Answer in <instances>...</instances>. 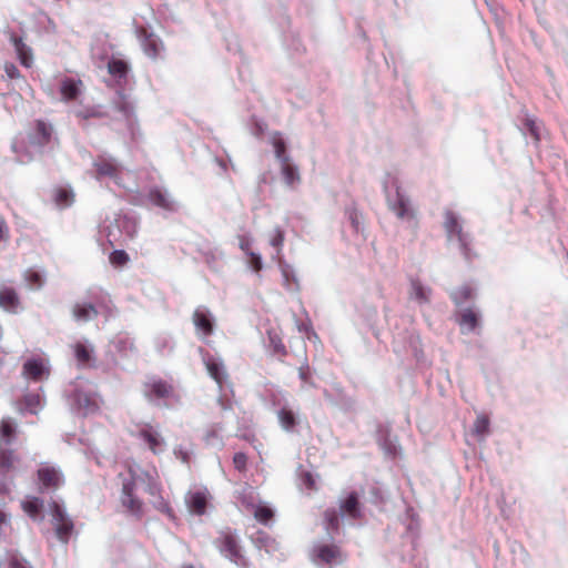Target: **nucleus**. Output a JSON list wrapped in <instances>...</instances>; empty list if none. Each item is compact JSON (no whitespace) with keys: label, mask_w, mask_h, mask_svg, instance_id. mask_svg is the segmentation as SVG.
<instances>
[{"label":"nucleus","mask_w":568,"mask_h":568,"mask_svg":"<svg viewBox=\"0 0 568 568\" xmlns=\"http://www.w3.org/2000/svg\"><path fill=\"white\" fill-rule=\"evenodd\" d=\"M139 470L136 465L126 462L124 470L118 474V480L120 483L119 501L121 507L125 514L140 520L145 515V503L139 496V483L146 485V480L143 475L144 470Z\"/></svg>","instance_id":"nucleus-1"},{"label":"nucleus","mask_w":568,"mask_h":568,"mask_svg":"<svg viewBox=\"0 0 568 568\" xmlns=\"http://www.w3.org/2000/svg\"><path fill=\"white\" fill-rule=\"evenodd\" d=\"M214 545L224 557L235 565L243 568L248 566L240 537L235 530L229 527L221 529Z\"/></svg>","instance_id":"nucleus-2"},{"label":"nucleus","mask_w":568,"mask_h":568,"mask_svg":"<svg viewBox=\"0 0 568 568\" xmlns=\"http://www.w3.org/2000/svg\"><path fill=\"white\" fill-rule=\"evenodd\" d=\"M146 480L145 491L152 497V506L171 519L175 518L174 510L170 501L163 496V486L156 470L154 473L143 471Z\"/></svg>","instance_id":"nucleus-3"},{"label":"nucleus","mask_w":568,"mask_h":568,"mask_svg":"<svg viewBox=\"0 0 568 568\" xmlns=\"http://www.w3.org/2000/svg\"><path fill=\"white\" fill-rule=\"evenodd\" d=\"M20 458L11 448L0 446V495L9 494Z\"/></svg>","instance_id":"nucleus-4"},{"label":"nucleus","mask_w":568,"mask_h":568,"mask_svg":"<svg viewBox=\"0 0 568 568\" xmlns=\"http://www.w3.org/2000/svg\"><path fill=\"white\" fill-rule=\"evenodd\" d=\"M444 229L449 240L456 239L459 243L460 250L466 260L471 258L470 243L471 239L467 232L464 231L460 221L453 211L445 213Z\"/></svg>","instance_id":"nucleus-5"},{"label":"nucleus","mask_w":568,"mask_h":568,"mask_svg":"<svg viewBox=\"0 0 568 568\" xmlns=\"http://www.w3.org/2000/svg\"><path fill=\"white\" fill-rule=\"evenodd\" d=\"M49 509L52 517L51 523L58 539L61 542L67 544L74 529L72 519L67 515L62 506L59 505L55 500H52L49 504Z\"/></svg>","instance_id":"nucleus-6"},{"label":"nucleus","mask_w":568,"mask_h":568,"mask_svg":"<svg viewBox=\"0 0 568 568\" xmlns=\"http://www.w3.org/2000/svg\"><path fill=\"white\" fill-rule=\"evenodd\" d=\"M143 395L149 402L164 400L178 397L172 383L161 377H150L143 384Z\"/></svg>","instance_id":"nucleus-7"},{"label":"nucleus","mask_w":568,"mask_h":568,"mask_svg":"<svg viewBox=\"0 0 568 568\" xmlns=\"http://www.w3.org/2000/svg\"><path fill=\"white\" fill-rule=\"evenodd\" d=\"M397 200L393 205V211L395 212L398 220L407 225L408 229L415 233L418 227V219H417V210L414 206L412 200L404 195L399 189L396 190Z\"/></svg>","instance_id":"nucleus-8"},{"label":"nucleus","mask_w":568,"mask_h":568,"mask_svg":"<svg viewBox=\"0 0 568 568\" xmlns=\"http://www.w3.org/2000/svg\"><path fill=\"white\" fill-rule=\"evenodd\" d=\"M38 480L41 485V490H57L63 483V475L61 471L48 464L41 465L37 470Z\"/></svg>","instance_id":"nucleus-9"},{"label":"nucleus","mask_w":568,"mask_h":568,"mask_svg":"<svg viewBox=\"0 0 568 568\" xmlns=\"http://www.w3.org/2000/svg\"><path fill=\"white\" fill-rule=\"evenodd\" d=\"M136 437L143 440L148 448L154 454L159 455L164 450L165 442L160 432L152 425L144 424L136 432Z\"/></svg>","instance_id":"nucleus-10"},{"label":"nucleus","mask_w":568,"mask_h":568,"mask_svg":"<svg viewBox=\"0 0 568 568\" xmlns=\"http://www.w3.org/2000/svg\"><path fill=\"white\" fill-rule=\"evenodd\" d=\"M192 322L200 337L206 338L213 334L214 318L206 307H196L192 314Z\"/></svg>","instance_id":"nucleus-11"},{"label":"nucleus","mask_w":568,"mask_h":568,"mask_svg":"<svg viewBox=\"0 0 568 568\" xmlns=\"http://www.w3.org/2000/svg\"><path fill=\"white\" fill-rule=\"evenodd\" d=\"M210 500V493L206 488L190 490L185 495V504L191 514L203 516Z\"/></svg>","instance_id":"nucleus-12"},{"label":"nucleus","mask_w":568,"mask_h":568,"mask_svg":"<svg viewBox=\"0 0 568 568\" xmlns=\"http://www.w3.org/2000/svg\"><path fill=\"white\" fill-rule=\"evenodd\" d=\"M20 297L13 287L0 286V307L10 313H17Z\"/></svg>","instance_id":"nucleus-13"},{"label":"nucleus","mask_w":568,"mask_h":568,"mask_svg":"<svg viewBox=\"0 0 568 568\" xmlns=\"http://www.w3.org/2000/svg\"><path fill=\"white\" fill-rule=\"evenodd\" d=\"M18 434V425L16 420L6 416L0 420V444L1 446H9L13 443Z\"/></svg>","instance_id":"nucleus-14"},{"label":"nucleus","mask_w":568,"mask_h":568,"mask_svg":"<svg viewBox=\"0 0 568 568\" xmlns=\"http://www.w3.org/2000/svg\"><path fill=\"white\" fill-rule=\"evenodd\" d=\"M83 83L80 79L65 78L61 81L60 93L63 101L69 102L77 100L81 94Z\"/></svg>","instance_id":"nucleus-15"},{"label":"nucleus","mask_w":568,"mask_h":568,"mask_svg":"<svg viewBox=\"0 0 568 568\" xmlns=\"http://www.w3.org/2000/svg\"><path fill=\"white\" fill-rule=\"evenodd\" d=\"M339 510L342 515L347 516L351 519L362 518L358 495L354 491L351 493L344 500L341 501Z\"/></svg>","instance_id":"nucleus-16"},{"label":"nucleus","mask_w":568,"mask_h":568,"mask_svg":"<svg viewBox=\"0 0 568 568\" xmlns=\"http://www.w3.org/2000/svg\"><path fill=\"white\" fill-rule=\"evenodd\" d=\"M457 323L462 333L474 332L479 326V314L474 308H465L458 314Z\"/></svg>","instance_id":"nucleus-17"},{"label":"nucleus","mask_w":568,"mask_h":568,"mask_svg":"<svg viewBox=\"0 0 568 568\" xmlns=\"http://www.w3.org/2000/svg\"><path fill=\"white\" fill-rule=\"evenodd\" d=\"M93 165L100 176L113 178L119 173V165L112 158L100 155L94 160Z\"/></svg>","instance_id":"nucleus-18"},{"label":"nucleus","mask_w":568,"mask_h":568,"mask_svg":"<svg viewBox=\"0 0 568 568\" xmlns=\"http://www.w3.org/2000/svg\"><path fill=\"white\" fill-rule=\"evenodd\" d=\"M317 559L322 562L332 565L341 560L342 554L335 545H321L315 548Z\"/></svg>","instance_id":"nucleus-19"},{"label":"nucleus","mask_w":568,"mask_h":568,"mask_svg":"<svg viewBox=\"0 0 568 568\" xmlns=\"http://www.w3.org/2000/svg\"><path fill=\"white\" fill-rule=\"evenodd\" d=\"M72 315L78 322H88L97 318L99 312L91 303H77L72 307Z\"/></svg>","instance_id":"nucleus-20"},{"label":"nucleus","mask_w":568,"mask_h":568,"mask_svg":"<svg viewBox=\"0 0 568 568\" xmlns=\"http://www.w3.org/2000/svg\"><path fill=\"white\" fill-rule=\"evenodd\" d=\"M36 133L33 136V142L39 146L47 145L52 138L53 128L51 124L47 123L43 120H37L34 122Z\"/></svg>","instance_id":"nucleus-21"},{"label":"nucleus","mask_w":568,"mask_h":568,"mask_svg":"<svg viewBox=\"0 0 568 568\" xmlns=\"http://www.w3.org/2000/svg\"><path fill=\"white\" fill-rule=\"evenodd\" d=\"M22 374L33 381H40L48 372L41 359H29L23 364Z\"/></svg>","instance_id":"nucleus-22"},{"label":"nucleus","mask_w":568,"mask_h":568,"mask_svg":"<svg viewBox=\"0 0 568 568\" xmlns=\"http://www.w3.org/2000/svg\"><path fill=\"white\" fill-rule=\"evenodd\" d=\"M432 290L424 286L420 281L412 280L409 296L415 300L418 304H427L430 301Z\"/></svg>","instance_id":"nucleus-23"},{"label":"nucleus","mask_w":568,"mask_h":568,"mask_svg":"<svg viewBox=\"0 0 568 568\" xmlns=\"http://www.w3.org/2000/svg\"><path fill=\"white\" fill-rule=\"evenodd\" d=\"M21 407L19 410L21 413L28 412L30 414L37 415L42 408V402L39 394L30 393L26 394L20 400Z\"/></svg>","instance_id":"nucleus-24"},{"label":"nucleus","mask_w":568,"mask_h":568,"mask_svg":"<svg viewBox=\"0 0 568 568\" xmlns=\"http://www.w3.org/2000/svg\"><path fill=\"white\" fill-rule=\"evenodd\" d=\"M11 41L14 45L17 54L22 65L30 68L32 65V52L31 49L22 41L21 38L16 36L11 37Z\"/></svg>","instance_id":"nucleus-25"},{"label":"nucleus","mask_w":568,"mask_h":568,"mask_svg":"<svg viewBox=\"0 0 568 568\" xmlns=\"http://www.w3.org/2000/svg\"><path fill=\"white\" fill-rule=\"evenodd\" d=\"M142 47L145 54L152 59L158 58L163 48L162 42L156 37L148 34L145 31L142 40Z\"/></svg>","instance_id":"nucleus-26"},{"label":"nucleus","mask_w":568,"mask_h":568,"mask_svg":"<svg viewBox=\"0 0 568 568\" xmlns=\"http://www.w3.org/2000/svg\"><path fill=\"white\" fill-rule=\"evenodd\" d=\"M205 366L209 375L222 387L226 377L223 365L214 358H207L205 359Z\"/></svg>","instance_id":"nucleus-27"},{"label":"nucleus","mask_w":568,"mask_h":568,"mask_svg":"<svg viewBox=\"0 0 568 568\" xmlns=\"http://www.w3.org/2000/svg\"><path fill=\"white\" fill-rule=\"evenodd\" d=\"M281 171L284 178V181L287 185L292 186L295 183L300 182V173L295 165H293L288 160H284L281 162Z\"/></svg>","instance_id":"nucleus-28"},{"label":"nucleus","mask_w":568,"mask_h":568,"mask_svg":"<svg viewBox=\"0 0 568 568\" xmlns=\"http://www.w3.org/2000/svg\"><path fill=\"white\" fill-rule=\"evenodd\" d=\"M149 200L156 206L164 210H173V202L169 199L166 193L160 189H152L149 192Z\"/></svg>","instance_id":"nucleus-29"},{"label":"nucleus","mask_w":568,"mask_h":568,"mask_svg":"<svg viewBox=\"0 0 568 568\" xmlns=\"http://www.w3.org/2000/svg\"><path fill=\"white\" fill-rule=\"evenodd\" d=\"M473 297L474 290L469 285H462L450 293V298L457 306L470 301Z\"/></svg>","instance_id":"nucleus-30"},{"label":"nucleus","mask_w":568,"mask_h":568,"mask_svg":"<svg viewBox=\"0 0 568 568\" xmlns=\"http://www.w3.org/2000/svg\"><path fill=\"white\" fill-rule=\"evenodd\" d=\"M43 503L38 497H31L21 503L23 511L31 518H37L42 509Z\"/></svg>","instance_id":"nucleus-31"},{"label":"nucleus","mask_w":568,"mask_h":568,"mask_svg":"<svg viewBox=\"0 0 568 568\" xmlns=\"http://www.w3.org/2000/svg\"><path fill=\"white\" fill-rule=\"evenodd\" d=\"M108 71L112 77L123 79L128 74L129 65L123 60L112 59L108 62Z\"/></svg>","instance_id":"nucleus-32"},{"label":"nucleus","mask_w":568,"mask_h":568,"mask_svg":"<svg viewBox=\"0 0 568 568\" xmlns=\"http://www.w3.org/2000/svg\"><path fill=\"white\" fill-rule=\"evenodd\" d=\"M277 417H278V420H280V424L281 426L287 430V432H291L294 429V427L296 426L297 424V420H296V417H295V414L293 413V410L288 409V408H281L277 413Z\"/></svg>","instance_id":"nucleus-33"},{"label":"nucleus","mask_w":568,"mask_h":568,"mask_svg":"<svg viewBox=\"0 0 568 568\" xmlns=\"http://www.w3.org/2000/svg\"><path fill=\"white\" fill-rule=\"evenodd\" d=\"M74 201V194L65 187H57L54 190V202L60 207L69 206Z\"/></svg>","instance_id":"nucleus-34"},{"label":"nucleus","mask_w":568,"mask_h":568,"mask_svg":"<svg viewBox=\"0 0 568 568\" xmlns=\"http://www.w3.org/2000/svg\"><path fill=\"white\" fill-rule=\"evenodd\" d=\"M73 352L77 361L84 365L88 364L92 358L93 349L81 342H77L73 346Z\"/></svg>","instance_id":"nucleus-35"},{"label":"nucleus","mask_w":568,"mask_h":568,"mask_svg":"<svg viewBox=\"0 0 568 568\" xmlns=\"http://www.w3.org/2000/svg\"><path fill=\"white\" fill-rule=\"evenodd\" d=\"M489 425L488 416L484 414L478 415L473 426V434L484 438L489 433Z\"/></svg>","instance_id":"nucleus-36"},{"label":"nucleus","mask_w":568,"mask_h":568,"mask_svg":"<svg viewBox=\"0 0 568 568\" xmlns=\"http://www.w3.org/2000/svg\"><path fill=\"white\" fill-rule=\"evenodd\" d=\"M23 277L31 288L39 290L44 283L42 275L32 268L27 270L23 274Z\"/></svg>","instance_id":"nucleus-37"},{"label":"nucleus","mask_w":568,"mask_h":568,"mask_svg":"<svg viewBox=\"0 0 568 568\" xmlns=\"http://www.w3.org/2000/svg\"><path fill=\"white\" fill-rule=\"evenodd\" d=\"M253 514H254V518L258 523L264 524V525H266L274 517V511L270 507L264 506V505H257L254 508Z\"/></svg>","instance_id":"nucleus-38"},{"label":"nucleus","mask_w":568,"mask_h":568,"mask_svg":"<svg viewBox=\"0 0 568 568\" xmlns=\"http://www.w3.org/2000/svg\"><path fill=\"white\" fill-rule=\"evenodd\" d=\"M273 146H274L275 155L281 162L290 159L286 155V145L282 138L274 136L273 138Z\"/></svg>","instance_id":"nucleus-39"},{"label":"nucleus","mask_w":568,"mask_h":568,"mask_svg":"<svg viewBox=\"0 0 568 568\" xmlns=\"http://www.w3.org/2000/svg\"><path fill=\"white\" fill-rule=\"evenodd\" d=\"M110 263L114 266H123L129 262V255L123 250H115L110 254Z\"/></svg>","instance_id":"nucleus-40"},{"label":"nucleus","mask_w":568,"mask_h":568,"mask_svg":"<svg viewBox=\"0 0 568 568\" xmlns=\"http://www.w3.org/2000/svg\"><path fill=\"white\" fill-rule=\"evenodd\" d=\"M346 214H347V217L354 229L355 232H359L361 231V219H362V214L358 212V210L356 207H349L347 209L346 211Z\"/></svg>","instance_id":"nucleus-41"},{"label":"nucleus","mask_w":568,"mask_h":568,"mask_svg":"<svg viewBox=\"0 0 568 568\" xmlns=\"http://www.w3.org/2000/svg\"><path fill=\"white\" fill-rule=\"evenodd\" d=\"M325 519L327 521V528L331 530H337L339 525L338 515L335 509H327L325 511Z\"/></svg>","instance_id":"nucleus-42"},{"label":"nucleus","mask_w":568,"mask_h":568,"mask_svg":"<svg viewBox=\"0 0 568 568\" xmlns=\"http://www.w3.org/2000/svg\"><path fill=\"white\" fill-rule=\"evenodd\" d=\"M77 400L80 406L85 408V412H93L98 408V405L88 395L77 394Z\"/></svg>","instance_id":"nucleus-43"},{"label":"nucleus","mask_w":568,"mask_h":568,"mask_svg":"<svg viewBox=\"0 0 568 568\" xmlns=\"http://www.w3.org/2000/svg\"><path fill=\"white\" fill-rule=\"evenodd\" d=\"M233 464H234V467H235L239 471H244V470H246V466H247V456H246L244 453H236V454L233 456Z\"/></svg>","instance_id":"nucleus-44"},{"label":"nucleus","mask_w":568,"mask_h":568,"mask_svg":"<svg viewBox=\"0 0 568 568\" xmlns=\"http://www.w3.org/2000/svg\"><path fill=\"white\" fill-rule=\"evenodd\" d=\"M282 275L284 278V285L290 290L292 283H296V278L287 265L282 266Z\"/></svg>","instance_id":"nucleus-45"},{"label":"nucleus","mask_w":568,"mask_h":568,"mask_svg":"<svg viewBox=\"0 0 568 568\" xmlns=\"http://www.w3.org/2000/svg\"><path fill=\"white\" fill-rule=\"evenodd\" d=\"M174 456L180 459L184 464H189L191 460V454L187 449L182 446H176L174 448Z\"/></svg>","instance_id":"nucleus-46"},{"label":"nucleus","mask_w":568,"mask_h":568,"mask_svg":"<svg viewBox=\"0 0 568 568\" xmlns=\"http://www.w3.org/2000/svg\"><path fill=\"white\" fill-rule=\"evenodd\" d=\"M250 265L254 272H260L263 268L262 258L258 254L250 252Z\"/></svg>","instance_id":"nucleus-47"},{"label":"nucleus","mask_w":568,"mask_h":568,"mask_svg":"<svg viewBox=\"0 0 568 568\" xmlns=\"http://www.w3.org/2000/svg\"><path fill=\"white\" fill-rule=\"evenodd\" d=\"M271 245L276 247L277 251H281L284 243V233L277 229L274 236L270 241Z\"/></svg>","instance_id":"nucleus-48"},{"label":"nucleus","mask_w":568,"mask_h":568,"mask_svg":"<svg viewBox=\"0 0 568 568\" xmlns=\"http://www.w3.org/2000/svg\"><path fill=\"white\" fill-rule=\"evenodd\" d=\"M525 125L527 128V130L529 131L530 135L534 136V139L536 141H539V129H538V125L536 124L535 120L532 119H527L526 122H525Z\"/></svg>","instance_id":"nucleus-49"},{"label":"nucleus","mask_w":568,"mask_h":568,"mask_svg":"<svg viewBox=\"0 0 568 568\" xmlns=\"http://www.w3.org/2000/svg\"><path fill=\"white\" fill-rule=\"evenodd\" d=\"M9 241V226L4 217L0 215V243Z\"/></svg>","instance_id":"nucleus-50"},{"label":"nucleus","mask_w":568,"mask_h":568,"mask_svg":"<svg viewBox=\"0 0 568 568\" xmlns=\"http://www.w3.org/2000/svg\"><path fill=\"white\" fill-rule=\"evenodd\" d=\"M4 72L9 79H18L21 77L19 69L13 63H6Z\"/></svg>","instance_id":"nucleus-51"},{"label":"nucleus","mask_w":568,"mask_h":568,"mask_svg":"<svg viewBox=\"0 0 568 568\" xmlns=\"http://www.w3.org/2000/svg\"><path fill=\"white\" fill-rule=\"evenodd\" d=\"M298 376H300V378H301L304 383H308V382H310L311 374H310V367H308V365H307V364L302 365V366L298 368Z\"/></svg>","instance_id":"nucleus-52"},{"label":"nucleus","mask_w":568,"mask_h":568,"mask_svg":"<svg viewBox=\"0 0 568 568\" xmlns=\"http://www.w3.org/2000/svg\"><path fill=\"white\" fill-rule=\"evenodd\" d=\"M240 248L245 252L247 255H250L251 251V242L247 237L241 236L240 237Z\"/></svg>","instance_id":"nucleus-53"},{"label":"nucleus","mask_w":568,"mask_h":568,"mask_svg":"<svg viewBox=\"0 0 568 568\" xmlns=\"http://www.w3.org/2000/svg\"><path fill=\"white\" fill-rule=\"evenodd\" d=\"M118 110L121 111L125 116H130L132 113V108L125 101H122L118 104Z\"/></svg>","instance_id":"nucleus-54"},{"label":"nucleus","mask_w":568,"mask_h":568,"mask_svg":"<svg viewBox=\"0 0 568 568\" xmlns=\"http://www.w3.org/2000/svg\"><path fill=\"white\" fill-rule=\"evenodd\" d=\"M77 115L80 118H83V119H88L90 116H100L101 114L99 112H92V113L78 112Z\"/></svg>","instance_id":"nucleus-55"},{"label":"nucleus","mask_w":568,"mask_h":568,"mask_svg":"<svg viewBox=\"0 0 568 568\" xmlns=\"http://www.w3.org/2000/svg\"><path fill=\"white\" fill-rule=\"evenodd\" d=\"M10 568H26L22 564L17 560L11 561Z\"/></svg>","instance_id":"nucleus-56"},{"label":"nucleus","mask_w":568,"mask_h":568,"mask_svg":"<svg viewBox=\"0 0 568 568\" xmlns=\"http://www.w3.org/2000/svg\"><path fill=\"white\" fill-rule=\"evenodd\" d=\"M305 481L307 483V485L312 486L314 484V480L312 478V475L311 474H306L305 475Z\"/></svg>","instance_id":"nucleus-57"},{"label":"nucleus","mask_w":568,"mask_h":568,"mask_svg":"<svg viewBox=\"0 0 568 568\" xmlns=\"http://www.w3.org/2000/svg\"><path fill=\"white\" fill-rule=\"evenodd\" d=\"M120 343H123V344L129 343L130 344V349H135L133 343L129 342V339L121 341Z\"/></svg>","instance_id":"nucleus-58"},{"label":"nucleus","mask_w":568,"mask_h":568,"mask_svg":"<svg viewBox=\"0 0 568 568\" xmlns=\"http://www.w3.org/2000/svg\"><path fill=\"white\" fill-rule=\"evenodd\" d=\"M181 568H194L192 565H183Z\"/></svg>","instance_id":"nucleus-59"}]
</instances>
